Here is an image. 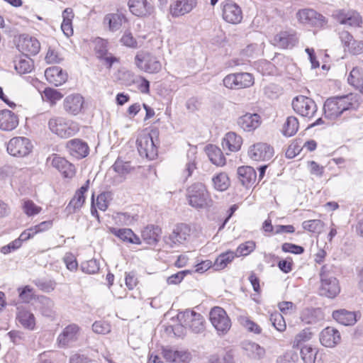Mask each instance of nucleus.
Here are the masks:
<instances>
[{
    "mask_svg": "<svg viewBox=\"0 0 363 363\" xmlns=\"http://www.w3.org/2000/svg\"><path fill=\"white\" fill-rule=\"evenodd\" d=\"M190 235V228L184 223H180L175 226L169 236L164 238L165 245L169 248H174L184 243Z\"/></svg>",
    "mask_w": 363,
    "mask_h": 363,
    "instance_id": "ddd939ff",
    "label": "nucleus"
},
{
    "mask_svg": "<svg viewBox=\"0 0 363 363\" xmlns=\"http://www.w3.org/2000/svg\"><path fill=\"white\" fill-rule=\"evenodd\" d=\"M242 144V138L234 132H229L225 134L222 141V146L224 150L228 149L230 152L238 151Z\"/></svg>",
    "mask_w": 363,
    "mask_h": 363,
    "instance_id": "f704fd0d",
    "label": "nucleus"
},
{
    "mask_svg": "<svg viewBox=\"0 0 363 363\" xmlns=\"http://www.w3.org/2000/svg\"><path fill=\"white\" fill-rule=\"evenodd\" d=\"M153 135L157 136L156 132L145 133L140 135L136 141L140 155L150 160L155 159L157 156V147Z\"/></svg>",
    "mask_w": 363,
    "mask_h": 363,
    "instance_id": "6e6552de",
    "label": "nucleus"
},
{
    "mask_svg": "<svg viewBox=\"0 0 363 363\" xmlns=\"http://www.w3.org/2000/svg\"><path fill=\"white\" fill-rule=\"evenodd\" d=\"M206 152L211 162L215 165L222 167L225 164V157L217 146L208 145L206 147Z\"/></svg>",
    "mask_w": 363,
    "mask_h": 363,
    "instance_id": "e433bc0d",
    "label": "nucleus"
},
{
    "mask_svg": "<svg viewBox=\"0 0 363 363\" xmlns=\"http://www.w3.org/2000/svg\"><path fill=\"white\" fill-rule=\"evenodd\" d=\"M92 330L98 334H106L111 331L110 325L103 321H96L92 325Z\"/></svg>",
    "mask_w": 363,
    "mask_h": 363,
    "instance_id": "69168bd1",
    "label": "nucleus"
},
{
    "mask_svg": "<svg viewBox=\"0 0 363 363\" xmlns=\"http://www.w3.org/2000/svg\"><path fill=\"white\" fill-rule=\"evenodd\" d=\"M330 268L328 265H323L321 267L319 294L320 296L333 298L339 294L340 287L338 280L333 276Z\"/></svg>",
    "mask_w": 363,
    "mask_h": 363,
    "instance_id": "f03ea898",
    "label": "nucleus"
},
{
    "mask_svg": "<svg viewBox=\"0 0 363 363\" xmlns=\"http://www.w3.org/2000/svg\"><path fill=\"white\" fill-rule=\"evenodd\" d=\"M294 111L301 117L311 119L317 112L315 102L311 98L299 95L292 101Z\"/></svg>",
    "mask_w": 363,
    "mask_h": 363,
    "instance_id": "0eeeda50",
    "label": "nucleus"
},
{
    "mask_svg": "<svg viewBox=\"0 0 363 363\" xmlns=\"http://www.w3.org/2000/svg\"><path fill=\"white\" fill-rule=\"evenodd\" d=\"M235 257H238V255L231 250L221 253L213 263L214 269L221 270L225 269Z\"/></svg>",
    "mask_w": 363,
    "mask_h": 363,
    "instance_id": "ea45409f",
    "label": "nucleus"
},
{
    "mask_svg": "<svg viewBox=\"0 0 363 363\" xmlns=\"http://www.w3.org/2000/svg\"><path fill=\"white\" fill-rule=\"evenodd\" d=\"M48 160H51L52 166L60 172L65 177L72 178L75 174L74 166L64 157L53 155L52 159L49 157Z\"/></svg>",
    "mask_w": 363,
    "mask_h": 363,
    "instance_id": "a878e982",
    "label": "nucleus"
},
{
    "mask_svg": "<svg viewBox=\"0 0 363 363\" xmlns=\"http://www.w3.org/2000/svg\"><path fill=\"white\" fill-rule=\"evenodd\" d=\"M186 197L190 206L195 208H203L210 206L211 199L202 183H194L187 189Z\"/></svg>",
    "mask_w": 363,
    "mask_h": 363,
    "instance_id": "20e7f679",
    "label": "nucleus"
},
{
    "mask_svg": "<svg viewBox=\"0 0 363 363\" xmlns=\"http://www.w3.org/2000/svg\"><path fill=\"white\" fill-rule=\"evenodd\" d=\"M107 44V41L101 38L96 40L94 50L98 58H103L108 54Z\"/></svg>",
    "mask_w": 363,
    "mask_h": 363,
    "instance_id": "864d4df0",
    "label": "nucleus"
},
{
    "mask_svg": "<svg viewBox=\"0 0 363 363\" xmlns=\"http://www.w3.org/2000/svg\"><path fill=\"white\" fill-rule=\"evenodd\" d=\"M255 248V242L253 241H247L245 243L240 244L235 252L238 257L246 256L252 252Z\"/></svg>",
    "mask_w": 363,
    "mask_h": 363,
    "instance_id": "5fc2aeb1",
    "label": "nucleus"
},
{
    "mask_svg": "<svg viewBox=\"0 0 363 363\" xmlns=\"http://www.w3.org/2000/svg\"><path fill=\"white\" fill-rule=\"evenodd\" d=\"M237 174L239 182L245 187L253 185L257 179V173L255 169L250 166H242L238 167Z\"/></svg>",
    "mask_w": 363,
    "mask_h": 363,
    "instance_id": "cd10ccee",
    "label": "nucleus"
},
{
    "mask_svg": "<svg viewBox=\"0 0 363 363\" xmlns=\"http://www.w3.org/2000/svg\"><path fill=\"white\" fill-rule=\"evenodd\" d=\"M299 123L296 117H287L283 125L282 133L285 136L291 137L296 134L298 129Z\"/></svg>",
    "mask_w": 363,
    "mask_h": 363,
    "instance_id": "37998d69",
    "label": "nucleus"
},
{
    "mask_svg": "<svg viewBox=\"0 0 363 363\" xmlns=\"http://www.w3.org/2000/svg\"><path fill=\"white\" fill-rule=\"evenodd\" d=\"M332 316L337 323L346 326L353 325L357 321L356 312L346 309L334 311Z\"/></svg>",
    "mask_w": 363,
    "mask_h": 363,
    "instance_id": "2f4dec72",
    "label": "nucleus"
},
{
    "mask_svg": "<svg viewBox=\"0 0 363 363\" xmlns=\"http://www.w3.org/2000/svg\"><path fill=\"white\" fill-rule=\"evenodd\" d=\"M34 283L39 289L47 293L53 291L55 285L52 281L40 279L35 280Z\"/></svg>",
    "mask_w": 363,
    "mask_h": 363,
    "instance_id": "4d7b16f0",
    "label": "nucleus"
},
{
    "mask_svg": "<svg viewBox=\"0 0 363 363\" xmlns=\"http://www.w3.org/2000/svg\"><path fill=\"white\" fill-rule=\"evenodd\" d=\"M209 318L211 324L220 335L226 334L231 327L230 319L225 311L220 307L212 308Z\"/></svg>",
    "mask_w": 363,
    "mask_h": 363,
    "instance_id": "1a4fd4ad",
    "label": "nucleus"
},
{
    "mask_svg": "<svg viewBox=\"0 0 363 363\" xmlns=\"http://www.w3.org/2000/svg\"><path fill=\"white\" fill-rule=\"evenodd\" d=\"M312 333L308 329L303 330L297 334L294 340V347H302V343L309 340L311 338Z\"/></svg>",
    "mask_w": 363,
    "mask_h": 363,
    "instance_id": "13d9d810",
    "label": "nucleus"
},
{
    "mask_svg": "<svg viewBox=\"0 0 363 363\" xmlns=\"http://www.w3.org/2000/svg\"><path fill=\"white\" fill-rule=\"evenodd\" d=\"M222 16L229 23L238 24L242 19V12L238 4L231 0H225L221 3Z\"/></svg>",
    "mask_w": 363,
    "mask_h": 363,
    "instance_id": "4468645a",
    "label": "nucleus"
},
{
    "mask_svg": "<svg viewBox=\"0 0 363 363\" xmlns=\"http://www.w3.org/2000/svg\"><path fill=\"white\" fill-rule=\"evenodd\" d=\"M109 231L123 242L137 245L140 244V238L130 228H110Z\"/></svg>",
    "mask_w": 363,
    "mask_h": 363,
    "instance_id": "473e14b6",
    "label": "nucleus"
},
{
    "mask_svg": "<svg viewBox=\"0 0 363 363\" xmlns=\"http://www.w3.org/2000/svg\"><path fill=\"white\" fill-rule=\"evenodd\" d=\"M130 11L138 17H147L155 11L154 6L147 0H129Z\"/></svg>",
    "mask_w": 363,
    "mask_h": 363,
    "instance_id": "a211bd4d",
    "label": "nucleus"
},
{
    "mask_svg": "<svg viewBox=\"0 0 363 363\" xmlns=\"http://www.w3.org/2000/svg\"><path fill=\"white\" fill-rule=\"evenodd\" d=\"M89 179L86 180L81 188L76 191L73 198L66 207V210L69 213H75L82 207L86 200L84 194L89 188Z\"/></svg>",
    "mask_w": 363,
    "mask_h": 363,
    "instance_id": "6ab92c4d",
    "label": "nucleus"
},
{
    "mask_svg": "<svg viewBox=\"0 0 363 363\" xmlns=\"http://www.w3.org/2000/svg\"><path fill=\"white\" fill-rule=\"evenodd\" d=\"M23 210L28 216H33L38 214L42 208L35 205L31 200H26L23 203Z\"/></svg>",
    "mask_w": 363,
    "mask_h": 363,
    "instance_id": "3c124183",
    "label": "nucleus"
},
{
    "mask_svg": "<svg viewBox=\"0 0 363 363\" xmlns=\"http://www.w3.org/2000/svg\"><path fill=\"white\" fill-rule=\"evenodd\" d=\"M299 20L303 23L322 25L325 22V17L311 9H303L298 13Z\"/></svg>",
    "mask_w": 363,
    "mask_h": 363,
    "instance_id": "c756f323",
    "label": "nucleus"
},
{
    "mask_svg": "<svg viewBox=\"0 0 363 363\" xmlns=\"http://www.w3.org/2000/svg\"><path fill=\"white\" fill-rule=\"evenodd\" d=\"M66 147L69 153L77 159L86 157L89 152L87 143L80 139H72L67 143Z\"/></svg>",
    "mask_w": 363,
    "mask_h": 363,
    "instance_id": "4be33fe9",
    "label": "nucleus"
},
{
    "mask_svg": "<svg viewBox=\"0 0 363 363\" xmlns=\"http://www.w3.org/2000/svg\"><path fill=\"white\" fill-rule=\"evenodd\" d=\"M48 127L52 133L62 138H68L79 130V124L63 117H53L48 121Z\"/></svg>",
    "mask_w": 363,
    "mask_h": 363,
    "instance_id": "7ed1b4c3",
    "label": "nucleus"
},
{
    "mask_svg": "<svg viewBox=\"0 0 363 363\" xmlns=\"http://www.w3.org/2000/svg\"><path fill=\"white\" fill-rule=\"evenodd\" d=\"M163 356L170 363H188L191 359V353L185 350L165 348Z\"/></svg>",
    "mask_w": 363,
    "mask_h": 363,
    "instance_id": "aec40b11",
    "label": "nucleus"
},
{
    "mask_svg": "<svg viewBox=\"0 0 363 363\" xmlns=\"http://www.w3.org/2000/svg\"><path fill=\"white\" fill-rule=\"evenodd\" d=\"M298 359V356L296 352L289 351L278 357L276 363H296Z\"/></svg>",
    "mask_w": 363,
    "mask_h": 363,
    "instance_id": "bf43d9fd",
    "label": "nucleus"
},
{
    "mask_svg": "<svg viewBox=\"0 0 363 363\" xmlns=\"http://www.w3.org/2000/svg\"><path fill=\"white\" fill-rule=\"evenodd\" d=\"M196 4V0H175L170 5V13L174 18L184 16L191 12Z\"/></svg>",
    "mask_w": 363,
    "mask_h": 363,
    "instance_id": "412c9836",
    "label": "nucleus"
},
{
    "mask_svg": "<svg viewBox=\"0 0 363 363\" xmlns=\"http://www.w3.org/2000/svg\"><path fill=\"white\" fill-rule=\"evenodd\" d=\"M18 309L16 318L24 328L33 330L35 325L34 315L25 309Z\"/></svg>",
    "mask_w": 363,
    "mask_h": 363,
    "instance_id": "a19ab883",
    "label": "nucleus"
},
{
    "mask_svg": "<svg viewBox=\"0 0 363 363\" xmlns=\"http://www.w3.org/2000/svg\"><path fill=\"white\" fill-rule=\"evenodd\" d=\"M241 323L249 332L255 334H260L262 332L260 326L247 318H242Z\"/></svg>",
    "mask_w": 363,
    "mask_h": 363,
    "instance_id": "e2e57ef3",
    "label": "nucleus"
},
{
    "mask_svg": "<svg viewBox=\"0 0 363 363\" xmlns=\"http://www.w3.org/2000/svg\"><path fill=\"white\" fill-rule=\"evenodd\" d=\"M79 331V326L75 323L66 326L57 338L58 347H71L78 340Z\"/></svg>",
    "mask_w": 363,
    "mask_h": 363,
    "instance_id": "9b49d317",
    "label": "nucleus"
},
{
    "mask_svg": "<svg viewBox=\"0 0 363 363\" xmlns=\"http://www.w3.org/2000/svg\"><path fill=\"white\" fill-rule=\"evenodd\" d=\"M18 125V118L11 111L4 109L0 111V129L4 131H11Z\"/></svg>",
    "mask_w": 363,
    "mask_h": 363,
    "instance_id": "bb28decb",
    "label": "nucleus"
},
{
    "mask_svg": "<svg viewBox=\"0 0 363 363\" xmlns=\"http://www.w3.org/2000/svg\"><path fill=\"white\" fill-rule=\"evenodd\" d=\"M33 145L30 140L24 137H16L10 140L7 145L8 152L14 157H25L28 155Z\"/></svg>",
    "mask_w": 363,
    "mask_h": 363,
    "instance_id": "f8f14e48",
    "label": "nucleus"
},
{
    "mask_svg": "<svg viewBox=\"0 0 363 363\" xmlns=\"http://www.w3.org/2000/svg\"><path fill=\"white\" fill-rule=\"evenodd\" d=\"M84 104V98L79 94H70L64 100L65 111L73 116L77 115L82 111Z\"/></svg>",
    "mask_w": 363,
    "mask_h": 363,
    "instance_id": "b1692460",
    "label": "nucleus"
},
{
    "mask_svg": "<svg viewBox=\"0 0 363 363\" xmlns=\"http://www.w3.org/2000/svg\"><path fill=\"white\" fill-rule=\"evenodd\" d=\"M111 193L104 191L96 199V206L99 210L105 211L108 206V200L111 199Z\"/></svg>",
    "mask_w": 363,
    "mask_h": 363,
    "instance_id": "6e6d98bb",
    "label": "nucleus"
},
{
    "mask_svg": "<svg viewBox=\"0 0 363 363\" xmlns=\"http://www.w3.org/2000/svg\"><path fill=\"white\" fill-rule=\"evenodd\" d=\"M333 16L341 24L350 26H359L362 23V18L359 14L350 9H337L333 12Z\"/></svg>",
    "mask_w": 363,
    "mask_h": 363,
    "instance_id": "2eb2a0df",
    "label": "nucleus"
},
{
    "mask_svg": "<svg viewBox=\"0 0 363 363\" xmlns=\"http://www.w3.org/2000/svg\"><path fill=\"white\" fill-rule=\"evenodd\" d=\"M223 82L225 87L231 89L250 87L254 83L252 75L247 72L228 74Z\"/></svg>",
    "mask_w": 363,
    "mask_h": 363,
    "instance_id": "9d476101",
    "label": "nucleus"
},
{
    "mask_svg": "<svg viewBox=\"0 0 363 363\" xmlns=\"http://www.w3.org/2000/svg\"><path fill=\"white\" fill-rule=\"evenodd\" d=\"M347 81L350 84L356 87H359L362 84L361 74L358 68L355 67L352 69L347 78Z\"/></svg>",
    "mask_w": 363,
    "mask_h": 363,
    "instance_id": "0e129e2a",
    "label": "nucleus"
},
{
    "mask_svg": "<svg viewBox=\"0 0 363 363\" xmlns=\"http://www.w3.org/2000/svg\"><path fill=\"white\" fill-rule=\"evenodd\" d=\"M301 320L306 324H315L324 319L320 308H305L301 314Z\"/></svg>",
    "mask_w": 363,
    "mask_h": 363,
    "instance_id": "c9c22d12",
    "label": "nucleus"
},
{
    "mask_svg": "<svg viewBox=\"0 0 363 363\" xmlns=\"http://www.w3.org/2000/svg\"><path fill=\"white\" fill-rule=\"evenodd\" d=\"M276 45L282 48H291L298 43V38L293 31H281L274 38Z\"/></svg>",
    "mask_w": 363,
    "mask_h": 363,
    "instance_id": "c85d7f7f",
    "label": "nucleus"
},
{
    "mask_svg": "<svg viewBox=\"0 0 363 363\" xmlns=\"http://www.w3.org/2000/svg\"><path fill=\"white\" fill-rule=\"evenodd\" d=\"M350 109H354L352 95L329 98L323 105L324 116L329 120H335Z\"/></svg>",
    "mask_w": 363,
    "mask_h": 363,
    "instance_id": "f257e3e1",
    "label": "nucleus"
},
{
    "mask_svg": "<svg viewBox=\"0 0 363 363\" xmlns=\"http://www.w3.org/2000/svg\"><path fill=\"white\" fill-rule=\"evenodd\" d=\"M17 48L27 57L28 55H37L40 51V44L35 38L23 34L19 36Z\"/></svg>",
    "mask_w": 363,
    "mask_h": 363,
    "instance_id": "dca6fc26",
    "label": "nucleus"
},
{
    "mask_svg": "<svg viewBox=\"0 0 363 363\" xmlns=\"http://www.w3.org/2000/svg\"><path fill=\"white\" fill-rule=\"evenodd\" d=\"M301 357L303 363H315L318 350L311 345H303L301 347Z\"/></svg>",
    "mask_w": 363,
    "mask_h": 363,
    "instance_id": "c03bdc74",
    "label": "nucleus"
},
{
    "mask_svg": "<svg viewBox=\"0 0 363 363\" xmlns=\"http://www.w3.org/2000/svg\"><path fill=\"white\" fill-rule=\"evenodd\" d=\"M181 324L189 328L194 333H201L205 330V320L203 317L194 311L186 310L178 315Z\"/></svg>",
    "mask_w": 363,
    "mask_h": 363,
    "instance_id": "423d86ee",
    "label": "nucleus"
},
{
    "mask_svg": "<svg viewBox=\"0 0 363 363\" xmlns=\"http://www.w3.org/2000/svg\"><path fill=\"white\" fill-rule=\"evenodd\" d=\"M19 297L23 301L28 303L33 298V289L30 286L18 289Z\"/></svg>",
    "mask_w": 363,
    "mask_h": 363,
    "instance_id": "774afa93",
    "label": "nucleus"
},
{
    "mask_svg": "<svg viewBox=\"0 0 363 363\" xmlns=\"http://www.w3.org/2000/svg\"><path fill=\"white\" fill-rule=\"evenodd\" d=\"M214 188L220 191L226 190L230 186V180L227 174L220 172L212 178Z\"/></svg>",
    "mask_w": 363,
    "mask_h": 363,
    "instance_id": "a18cd8bd",
    "label": "nucleus"
},
{
    "mask_svg": "<svg viewBox=\"0 0 363 363\" xmlns=\"http://www.w3.org/2000/svg\"><path fill=\"white\" fill-rule=\"evenodd\" d=\"M281 250L284 252H290L295 255H301L305 250L302 246L289 242L284 243L281 245Z\"/></svg>",
    "mask_w": 363,
    "mask_h": 363,
    "instance_id": "052dcab7",
    "label": "nucleus"
},
{
    "mask_svg": "<svg viewBox=\"0 0 363 363\" xmlns=\"http://www.w3.org/2000/svg\"><path fill=\"white\" fill-rule=\"evenodd\" d=\"M73 16L74 14L72 9L67 8L62 12L63 21L61 25V29L67 37L71 36L73 34L72 25V19Z\"/></svg>",
    "mask_w": 363,
    "mask_h": 363,
    "instance_id": "79ce46f5",
    "label": "nucleus"
},
{
    "mask_svg": "<svg viewBox=\"0 0 363 363\" xmlns=\"http://www.w3.org/2000/svg\"><path fill=\"white\" fill-rule=\"evenodd\" d=\"M121 42L125 46L135 48L138 46L137 40L133 38L132 33L130 31H125L121 38Z\"/></svg>",
    "mask_w": 363,
    "mask_h": 363,
    "instance_id": "338daca9",
    "label": "nucleus"
},
{
    "mask_svg": "<svg viewBox=\"0 0 363 363\" xmlns=\"http://www.w3.org/2000/svg\"><path fill=\"white\" fill-rule=\"evenodd\" d=\"M273 154V147L264 143L255 144L248 150L249 157L255 161L269 160L272 157Z\"/></svg>",
    "mask_w": 363,
    "mask_h": 363,
    "instance_id": "f3484780",
    "label": "nucleus"
},
{
    "mask_svg": "<svg viewBox=\"0 0 363 363\" xmlns=\"http://www.w3.org/2000/svg\"><path fill=\"white\" fill-rule=\"evenodd\" d=\"M261 117L257 113H247L238 118L237 123L245 131L251 132L261 124Z\"/></svg>",
    "mask_w": 363,
    "mask_h": 363,
    "instance_id": "393cba45",
    "label": "nucleus"
},
{
    "mask_svg": "<svg viewBox=\"0 0 363 363\" xmlns=\"http://www.w3.org/2000/svg\"><path fill=\"white\" fill-rule=\"evenodd\" d=\"M341 341L340 332L333 327H327L320 333V343L328 347H333Z\"/></svg>",
    "mask_w": 363,
    "mask_h": 363,
    "instance_id": "5701e85b",
    "label": "nucleus"
},
{
    "mask_svg": "<svg viewBox=\"0 0 363 363\" xmlns=\"http://www.w3.org/2000/svg\"><path fill=\"white\" fill-rule=\"evenodd\" d=\"M81 269L86 274H95L99 270V265L96 259H91L90 260L83 262L81 264Z\"/></svg>",
    "mask_w": 363,
    "mask_h": 363,
    "instance_id": "603ef678",
    "label": "nucleus"
},
{
    "mask_svg": "<svg viewBox=\"0 0 363 363\" xmlns=\"http://www.w3.org/2000/svg\"><path fill=\"white\" fill-rule=\"evenodd\" d=\"M126 21L127 18L125 14L117 11L116 13L106 14L104 18V24L108 26L110 31L116 32L121 28L123 23Z\"/></svg>",
    "mask_w": 363,
    "mask_h": 363,
    "instance_id": "7c9ffc66",
    "label": "nucleus"
},
{
    "mask_svg": "<svg viewBox=\"0 0 363 363\" xmlns=\"http://www.w3.org/2000/svg\"><path fill=\"white\" fill-rule=\"evenodd\" d=\"M15 69L21 74L29 73L33 67V62L29 58H21L18 62H15Z\"/></svg>",
    "mask_w": 363,
    "mask_h": 363,
    "instance_id": "de8ad7c7",
    "label": "nucleus"
},
{
    "mask_svg": "<svg viewBox=\"0 0 363 363\" xmlns=\"http://www.w3.org/2000/svg\"><path fill=\"white\" fill-rule=\"evenodd\" d=\"M161 233L160 227L147 225L142 231V238L148 245H155L160 240Z\"/></svg>",
    "mask_w": 363,
    "mask_h": 363,
    "instance_id": "4c0bfd02",
    "label": "nucleus"
},
{
    "mask_svg": "<svg viewBox=\"0 0 363 363\" xmlns=\"http://www.w3.org/2000/svg\"><path fill=\"white\" fill-rule=\"evenodd\" d=\"M302 226L304 230H306L309 232L319 234L321 233L324 223L322 220L318 219L315 220H309L303 221L302 223Z\"/></svg>",
    "mask_w": 363,
    "mask_h": 363,
    "instance_id": "09e8293b",
    "label": "nucleus"
},
{
    "mask_svg": "<svg viewBox=\"0 0 363 363\" xmlns=\"http://www.w3.org/2000/svg\"><path fill=\"white\" fill-rule=\"evenodd\" d=\"M135 63L140 70L150 74L158 73L162 69L160 61L148 52H138L135 57Z\"/></svg>",
    "mask_w": 363,
    "mask_h": 363,
    "instance_id": "39448f33",
    "label": "nucleus"
},
{
    "mask_svg": "<svg viewBox=\"0 0 363 363\" xmlns=\"http://www.w3.org/2000/svg\"><path fill=\"white\" fill-rule=\"evenodd\" d=\"M278 308L285 315H291L296 311V305L291 301H281L278 303Z\"/></svg>",
    "mask_w": 363,
    "mask_h": 363,
    "instance_id": "680f3d73",
    "label": "nucleus"
},
{
    "mask_svg": "<svg viewBox=\"0 0 363 363\" xmlns=\"http://www.w3.org/2000/svg\"><path fill=\"white\" fill-rule=\"evenodd\" d=\"M242 348L245 354L253 359H260L265 354V350L255 342H245L242 343Z\"/></svg>",
    "mask_w": 363,
    "mask_h": 363,
    "instance_id": "58836bf2",
    "label": "nucleus"
},
{
    "mask_svg": "<svg viewBox=\"0 0 363 363\" xmlns=\"http://www.w3.org/2000/svg\"><path fill=\"white\" fill-rule=\"evenodd\" d=\"M112 169L119 175H125L131 172L133 167L130 164V162L124 161L121 158H118L112 165Z\"/></svg>",
    "mask_w": 363,
    "mask_h": 363,
    "instance_id": "49530a36",
    "label": "nucleus"
},
{
    "mask_svg": "<svg viewBox=\"0 0 363 363\" xmlns=\"http://www.w3.org/2000/svg\"><path fill=\"white\" fill-rule=\"evenodd\" d=\"M45 75L50 82L53 83L55 86L61 85L65 82L67 79V74L60 67H52L47 68Z\"/></svg>",
    "mask_w": 363,
    "mask_h": 363,
    "instance_id": "72a5a7b5",
    "label": "nucleus"
},
{
    "mask_svg": "<svg viewBox=\"0 0 363 363\" xmlns=\"http://www.w3.org/2000/svg\"><path fill=\"white\" fill-rule=\"evenodd\" d=\"M270 321L273 326L279 332H283L286 330V325L285 320L282 315L278 312L272 313L270 316Z\"/></svg>",
    "mask_w": 363,
    "mask_h": 363,
    "instance_id": "8fccbe9b",
    "label": "nucleus"
}]
</instances>
